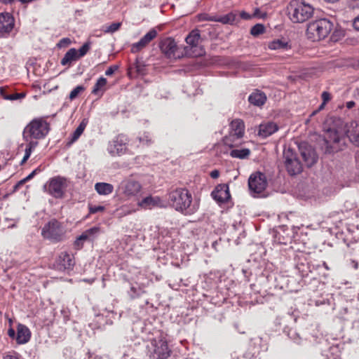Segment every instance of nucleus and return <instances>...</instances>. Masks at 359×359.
Segmentation results:
<instances>
[{
    "instance_id": "obj_1",
    "label": "nucleus",
    "mask_w": 359,
    "mask_h": 359,
    "mask_svg": "<svg viewBox=\"0 0 359 359\" xmlns=\"http://www.w3.org/2000/svg\"><path fill=\"white\" fill-rule=\"evenodd\" d=\"M50 130V124L42 118H34L25 126L22 132V138L27 144L21 164L27 161L32 151L37 147L38 140L45 138Z\"/></svg>"
},
{
    "instance_id": "obj_2",
    "label": "nucleus",
    "mask_w": 359,
    "mask_h": 359,
    "mask_svg": "<svg viewBox=\"0 0 359 359\" xmlns=\"http://www.w3.org/2000/svg\"><path fill=\"white\" fill-rule=\"evenodd\" d=\"M169 202L177 210L185 215H191L198 209V204L192 201V196L187 189L179 188L169 193Z\"/></svg>"
},
{
    "instance_id": "obj_3",
    "label": "nucleus",
    "mask_w": 359,
    "mask_h": 359,
    "mask_svg": "<svg viewBox=\"0 0 359 359\" xmlns=\"http://www.w3.org/2000/svg\"><path fill=\"white\" fill-rule=\"evenodd\" d=\"M334 28V23L327 18H320L307 25L306 36L312 42L325 39Z\"/></svg>"
},
{
    "instance_id": "obj_4",
    "label": "nucleus",
    "mask_w": 359,
    "mask_h": 359,
    "mask_svg": "<svg viewBox=\"0 0 359 359\" xmlns=\"http://www.w3.org/2000/svg\"><path fill=\"white\" fill-rule=\"evenodd\" d=\"M288 14L293 22H304L312 17L314 8L304 0H292L287 6Z\"/></svg>"
},
{
    "instance_id": "obj_5",
    "label": "nucleus",
    "mask_w": 359,
    "mask_h": 359,
    "mask_svg": "<svg viewBox=\"0 0 359 359\" xmlns=\"http://www.w3.org/2000/svg\"><path fill=\"white\" fill-rule=\"evenodd\" d=\"M118 191L128 199L136 198L141 196L142 185L133 177H129L121 181Z\"/></svg>"
},
{
    "instance_id": "obj_6",
    "label": "nucleus",
    "mask_w": 359,
    "mask_h": 359,
    "mask_svg": "<svg viewBox=\"0 0 359 359\" xmlns=\"http://www.w3.org/2000/svg\"><path fill=\"white\" fill-rule=\"evenodd\" d=\"M65 231L60 223L53 219L46 224L41 230L42 236L53 242H59L63 239Z\"/></svg>"
},
{
    "instance_id": "obj_7",
    "label": "nucleus",
    "mask_w": 359,
    "mask_h": 359,
    "mask_svg": "<svg viewBox=\"0 0 359 359\" xmlns=\"http://www.w3.org/2000/svg\"><path fill=\"white\" fill-rule=\"evenodd\" d=\"M283 158L285 168L290 175H296L302 171V165L292 149H284Z\"/></svg>"
},
{
    "instance_id": "obj_8",
    "label": "nucleus",
    "mask_w": 359,
    "mask_h": 359,
    "mask_svg": "<svg viewBox=\"0 0 359 359\" xmlns=\"http://www.w3.org/2000/svg\"><path fill=\"white\" fill-rule=\"evenodd\" d=\"M149 352L153 359H168L171 354L167 341L162 339L152 340L149 346Z\"/></svg>"
},
{
    "instance_id": "obj_9",
    "label": "nucleus",
    "mask_w": 359,
    "mask_h": 359,
    "mask_svg": "<svg viewBox=\"0 0 359 359\" xmlns=\"http://www.w3.org/2000/svg\"><path fill=\"white\" fill-rule=\"evenodd\" d=\"M128 142L129 140L126 135L123 134L118 135L109 142L107 151L111 156H122L128 151Z\"/></svg>"
},
{
    "instance_id": "obj_10",
    "label": "nucleus",
    "mask_w": 359,
    "mask_h": 359,
    "mask_svg": "<svg viewBox=\"0 0 359 359\" xmlns=\"http://www.w3.org/2000/svg\"><path fill=\"white\" fill-rule=\"evenodd\" d=\"M245 131L244 122L241 119L233 120L230 123L229 136L225 137V144L232 148L235 146L233 142L243 137Z\"/></svg>"
},
{
    "instance_id": "obj_11",
    "label": "nucleus",
    "mask_w": 359,
    "mask_h": 359,
    "mask_svg": "<svg viewBox=\"0 0 359 359\" xmlns=\"http://www.w3.org/2000/svg\"><path fill=\"white\" fill-rule=\"evenodd\" d=\"M248 187L251 194H261L267 187L266 175L261 172L251 174L248 179Z\"/></svg>"
},
{
    "instance_id": "obj_12",
    "label": "nucleus",
    "mask_w": 359,
    "mask_h": 359,
    "mask_svg": "<svg viewBox=\"0 0 359 359\" xmlns=\"http://www.w3.org/2000/svg\"><path fill=\"white\" fill-rule=\"evenodd\" d=\"M163 55L170 60H176L188 54L194 46H158Z\"/></svg>"
},
{
    "instance_id": "obj_13",
    "label": "nucleus",
    "mask_w": 359,
    "mask_h": 359,
    "mask_svg": "<svg viewBox=\"0 0 359 359\" xmlns=\"http://www.w3.org/2000/svg\"><path fill=\"white\" fill-rule=\"evenodd\" d=\"M75 264L74 255L67 252H62L56 259L54 267L60 271L72 270Z\"/></svg>"
},
{
    "instance_id": "obj_14",
    "label": "nucleus",
    "mask_w": 359,
    "mask_h": 359,
    "mask_svg": "<svg viewBox=\"0 0 359 359\" xmlns=\"http://www.w3.org/2000/svg\"><path fill=\"white\" fill-rule=\"evenodd\" d=\"M65 182L66 180L61 177L52 178L48 184V194L56 198H62L66 187Z\"/></svg>"
},
{
    "instance_id": "obj_15",
    "label": "nucleus",
    "mask_w": 359,
    "mask_h": 359,
    "mask_svg": "<svg viewBox=\"0 0 359 359\" xmlns=\"http://www.w3.org/2000/svg\"><path fill=\"white\" fill-rule=\"evenodd\" d=\"M90 46H81L77 50L74 48L69 49L65 55L61 60L62 65H70L73 62H75L84 56L89 50Z\"/></svg>"
},
{
    "instance_id": "obj_16",
    "label": "nucleus",
    "mask_w": 359,
    "mask_h": 359,
    "mask_svg": "<svg viewBox=\"0 0 359 359\" xmlns=\"http://www.w3.org/2000/svg\"><path fill=\"white\" fill-rule=\"evenodd\" d=\"M211 196L219 205L226 203L231 198L229 185L226 184H218L212 191Z\"/></svg>"
},
{
    "instance_id": "obj_17",
    "label": "nucleus",
    "mask_w": 359,
    "mask_h": 359,
    "mask_svg": "<svg viewBox=\"0 0 359 359\" xmlns=\"http://www.w3.org/2000/svg\"><path fill=\"white\" fill-rule=\"evenodd\" d=\"M296 269L302 277H306L313 271L321 269V265L313 264L303 256L302 257H298L296 263Z\"/></svg>"
},
{
    "instance_id": "obj_18",
    "label": "nucleus",
    "mask_w": 359,
    "mask_h": 359,
    "mask_svg": "<svg viewBox=\"0 0 359 359\" xmlns=\"http://www.w3.org/2000/svg\"><path fill=\"white\" fill-rule=\"evenodd\" d=\"M14 18L9 13H0V36L8 34L14 27Z\"/></svg>"
},
{
    "instance_id": "obj_19",
    "label": "nucleus",
    "mask_w": 359,
    "mask_h": 359,
    "mask_svg": "<svg viewBox=\"0 0 359 359\" xmlns=\"http://www.w3.org/2000/svg\"><path fill=\"white\" fill-rule=\"evenodd\" d=\"M341 137L335 129H328L324 137L325 144L327 147V151L331 152L334 149L333 144L340 142Z\"/></svg>"
},
{
    "instance_id": "obj_20",
    "label": "nucleus",
    "mask_w": 359,
    "mask_h": 359,
    "mask_svg": "<svg viewBox=\"0 0 359 359\" xmlns=\"http://www.w3.org/2000/svg\"><path fill=\"white\" fill-rule=\"evenodd\" d=\"M267 97L266 94L257 89L253 90L248 97V102L250 104L261 107L266 102Z\"/></svg>"
},
{
    "instance_id": "obj_21",
    "label": "nucleus",
    "mask_w": 359,
    "mask_h": 359,
    "mask_svg": "<svg viewBox=\"0 0 359 359\" xmlns=\"http://www.w3.org/2000/svg\"><path fill=\"white\" fill-rule=\"evenodd\" d=\"M302 156L308 167H311L318 160L316 153L311 147L301 149Z\"/></svg>"
},
{
    "instance_id": "obj_22",
    "label": "nucleus",
    "mask_w": 359,
    "mask_h": 359,
    "mask_svg": "<svg viewBox=\"0 0 359 359\" xmlns=\"http://www.w3.org/2000/svg\"><path fill=\"white\" fill-rule=\"evenodd\" d=\"M278 130V126L273 122H267L260 124L259 129V135L266 138Z\"/></svg>"
},
{
    "instance_id": "obj_23",
    "label": "nucleus",
    "mask_w": 359,
    "mask_h": 359,
    "mask_svg": "<svg viewBox=\"0 0 359 359\" xmlns=\"http://www.w3.org/2000/svg\"><path fill=\"white\" fill-rule=\"evenodd\" d=\"M31 337V332L29 328L22 324H19L17 329L16 340L18 344H23L29 341Z\"/></svg>"
},
{
    "instance_id": "obj_24",
    "label": "nucleus",
    "mask_w": 359,
    "mask_h": 359,
    "mask_svg": "<svg viewBox=\"0 0 359 359\" xmlns=\"http://www.w3.org/2000/svg\"><path fill=\"white\" fill-rule=\"evenodd\" d=\"M139 205L144 208L151 209L154 207H162L163 205V201L158 196H147L143 198Z\"/></svg>"
},
{
    "instance_id": "obj_25",
    "label": "nucleus",
    "mask_w": 359,
    "mask_h": 359,
    "mask_svg": "<svg viewBox=\"0 0 359 359\" xmlns=\"http://www.w3.org/2000/svg\"><path fill=\"white\" fill-rule=\"evenodd\" d=\"M346 135L349 140L359 146V124L355 121L351 123L349 128L346 131Z\"/></svg>"
},
{
    "instance_id": "obj_26",
    "label": "nucleus",
    "mask_w": 359,
    "mask_h": 359,
    "mask_svg": "<svg viewBox=\"0 0 359 359\" xmlns=\"http://www.w3.org/2000/svg\"><path fill=\"white\" fill-rule=\"evenodd\" d=\"M95 189L100 195H109L114 191V186L109 183L97 182L95 184Z\"/></svg>"
},
{
    "instance_id": "obj_27",
    "label": "nucleus",
    "mask_w": 359,
    "mask_h": 359,
    "mask_svg": "<svg viewBox=\"0 0 359 359\" xmlns=\"http://www.w3.org/2000/svg\"><path fill=\"white\" fill-rule=\"evenodd\" d=\"M87 124H88V120L86 118L83 119L82 121L79 125V126L76 128V129L72 133L70 140L67 144L68 145H71L72 143L76 142L79 138V137L83 133Z\"/></svg>"
},
{
    "instance_id": "obj_28",
    "label": "nucleus",
    "mask_w": 359,
    "mask_h": 359,
    "mask_svg": "<svg viewBox=\"0 0 359 359\" xmlns=\"http://www.w3.org/2000/svg\"><path fill=\"white\" fill-rule=\"evenodd\" d=\"M157 35V29L156 28H153L144 34L137 43H133V45H147L155 39Z\"/></svg>"
},
{
    "instance_id": "obj_29",
    "label": "nucleus",
    "mask_w": 359,
    "mask_h": 359,
    "mask_svg": "<svg viewBox=\"0 0 359 359\" xmlns=\"http://www.w3.org/2000/svg\"><path fill=\"white\" fill-rule=\"evenodd\" d=\"M107 79L104 77L98 79L92 90V94L102 95L105 91V86L107 84Z\"/></svg>"
},
{
    "instance_id": "obj_30",
    "label": "nucleus",
    "mask_w": 359,
    "mask_h": 359,
    "mask_svg": "<svg viewBox=\"0 0 359 359\" xmlns=\"http://www.w3.org/2000/svg\"><path fill=\"white\" fill-rule=\"evenodd\" d=\"M200 30L195 29L192 30L185 38L187 45H197L200 42Z\"/></svg>"
},
{
    "instance_id": "obj_31",
    "label": "nucleus",
    "mask_w": 359,
    "mask_h": 359,
    "mask_svg": "<svg viewBox=\"0 0 359 359\" xmlns=\"http://www.w3.org/2000/svg\"><path fill=\"white\" fill-rule=\"evenodd\" d=\"M250 150L249 149H234L230 151V156L232 158H239V159H246L249 157L250 154Z\"/></svg>"
},
{
    "instance_id": "obj_32",
    "label": "nucleus",
    "mask_w": 359,
    "mask_h": 359,
    "mask_svg": "<svg viewBox=\"0 0 359 359\" xmlns=\"http://www.w3.org/2000/svg\"><path fill=\"white\" fill-rule=\"evenodd\" d=\"M236 19V13L231 12L222 16H217L216 22H221L224 25H232Z\"/></svg>"
},
{
    "instance_id": "obj_33",
    "label": "nucleus",
    "mask_w": 359,
    "mask_h": 359,
    "mask_svg": "<svg viewBox=\"0 0 359 359\" xmlns=\"http://www.w3.org/2000/svg\"><path fill=\"white\" fill-rule=\"evenodd\" d=\"M344 36V31L335 29L330 36V41L333 43L339 42Z\"/></svg>"
},
{
    "instance_id": "obj_34",
    "label": "nucleus",
    "mask_w": 359,
    "mask_h": 359,
    "mask_svg": "<svg viewBox=\"0 0 359 359\" xmlns=\"http://www.w3.org/2000/svg\"><path fill=\"white\" fill-rule=\"evenodd\" d=\"M265 31V27L262 24H257L254 25L250 30V34L253 36H258L262 33H264Z\"/></svg>"
},
{
    "instance_id": "obj_35",
    "label": "nucleus",
    "mask_w": 359,
    "mask_h": 359,
    "mask_svg": "<svg viewBox=\"0 0 359 359\" xmlns=\"http://www.w3.org/2000/svg\"><path fill=\"white\" fill-rule=\"evenodd\" d=\"M85 88L83 86H77L69 93V98L70 100L76 99L78 95L84 91Z\"/></svg>"
},
{
    "instance_id": "obj_36",
    "label": "nucleus",
    "mask_w": 359,
    "mask_h": 359,
    "mask_svg": "<svg viewBox=\"0 0 359 359\" xmlns=\"http://www.w3.org/2000/svg\"><path fill=\"white\" fill-rule=\"evenodd\" d=\"M287 335H288L289 338H290L292 340H293L296 344H299L301 343L302 339H301L299 333H297L295 330L290 329L288 331Z\"/></svg>"
},
{
    "instance_id": "obj_37",
    "label": "nucleus",
    "mask_w": 359,
    "mask_h": 359,
    "mask_svg": "<svg viewBox=\"0 0 359 359\" xmlns=\"http://www.w3.org/2000/svg\"><path fill=\"white\" fill-rule=\"evenodd\" d=\"M99 231H100L99 227L93 226L92 228H90V229L86 230L82 234L86 235L87 240H90L92 236H93L95 234H97Z\"/></svg>"
},
{
    "instance_id": "obj_38",
    "label": "nucleus",
    "mask_w": 359,
    "mask_h": 359,
    "mask_svg": "<svg viewBox=\"0 0 359 359\" xmlns=\"http://www.w3.org/2000/svg\"><path fill=\"white\" fill-rule=\"evenodd\" d=\"M199 21L216 22L217 15H210L207 13H200L197 15Z\"/></svg>"
},
{
    "instance_id": "obj_39",
    "label": "nucleus",
    "mask_w": 359,
    "mask_h": 359,
    "mask_svg": "<svg viewBox=\"0 0 359 359\" xmlns=\"http://www.w3.org/2000/svg\"><path fill=\"white\" fill-rule=\"evenodd\" d=\"M87 241L86 235L81 234L79 236L74 243L76 249L79 250L83 245V241Z\"/></svg>"
},
{
    "instance_id": "obj_40",
    "label": "nucleus",
    "mask_w": 359,
    "mask_h": 359,
    "mask_svg": "<svg viewBox=\"0 0 359 359\" xmlns=\"http://www.w3.org/2000/svg\"><path fill=\"white\" fill-rule=\"evenodd\" d=\"M290 42L287 36H282L280 39L273 40L271 45H289Z\"/></svg>"
},
{
    "instance_id": "obj_41",
    "label": "nucleus",
    "mask_w": 359,
    "mask_h": 359,
    "mask_svg": "<svg viewBox=\"0 0 359 359\" xmlns=\"http://www.w3.org/2000/svg\"><path fill=\"white\" fill-rule=\"evenodd\" d=\"M159 45H177V42L172 37H165L161 40Z\"/></svg>"
},
{
    "instance_id": "obj_42",
    "label": "nucleus",
    "mask_w": 359,
    "mask_h": 359,
    "mask_svg": "<svg viewBox=\"0 0 359 359\" xmlns=\"http://www.w3.org/2000/svg\"><path fill=\"white\" fill-rule=\"evenodd\" d=\"M104 210V207L102 205H89V212L90 214H95L98 212H102Z\"/></svg>"
},
{
    "instance_id": "obj_43",
    "label": "nucleus",
    "mask_w": 359,
    "mask_h": 359,
    "mask_svg": "<svg viewBox=\"0 0 359 359\" xmlns=\"http://www.w3.org/2000/svg\"><path fill=\"white\" fill-rule=\"evenodd\" d=\"M141 290L140 289H137L136 287L132 286L130 287V291L128 292L129 295L132 299L136 298L140 295Z\"/></svg>"
},
{
    "instance_id": "obj_44",
    "label": "nucleus",
    "mask_w": 359,
    "mask_h": 359,
    "mask_svg": "<svg viewBox=\"0 0 359 359\" xmlns=\"http://www.w3.org/2000/svg\"><path fill=\"white\" fill-rule=\"evenodd\" d=\"M121 24L119 22H114L111 24L109 26H108L105 32H114L115 31L118 30L120 27Z\"/></svg>"
},
{
    "instance_id": "obj_45",
    "label": "nucleus",
    "mask_w": 359,
    "mask_h": 359,
    "mask_svg": "<svg viewBox=\"0 0 359 359\" xmlns=\"http://www.w3.org/2000/svg\"><path fill=\"white\" fill-rule=\"evenodd\" d=\"M140 142L149 144L151 142V137L149 134H144L143 136L138 137Z\"/></svg>"
},
{
    "instance_id": "obj_46",
    "label": "nucleus",
    "mask_w": 359,
    "mask_h": 359,
    "mask_svg": "<svg viewBox=\"0 0 359 359\" xmlns=\"http://www.w3.org/2000/svg\"><path fill=\"white\" fill-rule=\"evenodd\" d=\"M25 95L22 93H15L9 96H4L5 100H15L21 97H24Z\"/></svg>"
},
{
    "instance_id": "obj_47",
    "label": "nucleus",
    "mask_w": 359,
    "mask_h": 359,
    "mask_svg": "<svg viewBox=\"0 0 359 359\" xmlns=\"http://www.w3.org/2000/svg\"><path fill=\"white\" fill-rule=\"evenodd\" d=\"M253 17L259 18H264L266 16V13H262L259 8H257L254 11V13L252 15Z\"/></svg>"
},
{
    "instance_id": "obj_48",
    "label": "nucleus",
    "mask_w": 359,
    "mask_h": 359,
    "mask_svg": "<svg viewBox=\"0 0 359 359\" xmlns=\"http://www.w3.org/2000/svg\"><path fill=\"white\" fill-rule=\"evenodd\" d=\"M321 97L324 104H326L330 100V94L327 91H324L321 95Z\"/></svg>"
},
{
    "instance_id": "obj_49",
    "label": "nucleus",
    "mask_w": 359,
    "mask_h": 359,
    "mask_svg": "<svg viewBox=\"0 0 359 359\" xmlns=\"http://www.w3.org/2000/svg\"><path fill=\"white\" fill-rule=\"evenodd\" d=\"M118 69L117 66H110L107 68V69L105 72V74L107 76H111L112 75L114 72Z\"/></svg>"
},
{
    "instance_id": "obj_50",
    "label": "nucleus",
    "mask_w": 359,
    "mask_h": 359,
    "mask_svg": "<svg viewBox=\"0 0 359 359\" xmlns=\"http://www.w3.org/2000/svg\"><path fill=\"white\" fill-rule=\"evenodd\" d=\"M70 43H72V40L69 38L66 37L60 39L56 45H69Z\"/></svg>"
},
{
    "instance_id": "obj_51",
    "label": "nucleus",
    "mask_w": 359,
    "mask_h": 359,
    "mask_svg": "<svg viewBox=\"0 0 359 359\" xmlns=\"http://www.w3.org/2000/svg\"><path fill=\"white\" fill-rule=\"evenodd\" d=\"M26 182L25 179L20 180L17 184H15L13 187V191H16L20 189L21 186H22Z\"/></svg>"
},
{
    "instance_id": "obj_52",
    "label": "nucleus",
    "mask_w": 359,
    "mask_h": 359,
    "mask_svg": "<svg viewBox=\"0 0 359 359\" xmlns=\"http://www.w3.org/2000/svg\"><path fill=\"white\" fill-rule=\"evenodd\" d=\"M353 27L355 30L359 31V15L354 18L353 21Z\"/></svg>"
},
{
    "instance_id": "obj_53",
    "label": "nucleus",
    "mask_w": 359,
    "mask_h": 359,
    "mask_svg": "<svg viewBox=\"0 0 359 359\" xmlns=\"http://www.w3.org/2000/svg\"><path fill=\"white\" fill-rule=\"evenodd\" d=\"M240 16L242 19H244V20H250L252 18V16L249 13H246L245 11H242L240 13Z\"/></svg>"
},
{
    "instance_id": "obj_54",
    "label": "nucleus",
    "mask_w": 359,
    "mask_h": 359,
    "mask_svg": "<svg viewBox=\"0 0 359 359\" xmlns=\"http://www.w3.org/2000/svg\"><path fill=\"white\" fill-rule=\"evenodd\" d=\"M38 170H39L35 169L34 170H33L29 175H27L26 177L24 178L25 180V181L27 182L28 180L32 179Z\"/></svg>"
},
{
    "instance_id": "obj_55",
    "label": "nucleus",
    "mask_w": 359,
    "mask_h": 359,
    "mask_svg": "<svg viewBox=\"0 0 359 359\" xmlns=\"http://www.w3.org/2000/svg\"><path fill=\"white\" fill-rule=\"evenodd\" d=\"M210 175L212 178L216 179L219 177V172L217 170H214L211 171Z\"/></svg>"
},
{
    "instance_id": "obj_56",
    "label": "nucleus",
    "mask_w": 359,
    "mask_h": 359,
    "mask_svg": "<svg viewBox=\"0 0 359 359\" xmlns=\"http://www.w3.org/2000/svg\"><path fill=\"white\" fill-rule=\"evenodd\" d=\"M8 194L5 193L3 189H0V201L3 198H6L8 197Z\"/></svg>"
},
{
    "instance_id": "obj_57",
    "label": "nucleus",
    "mask_w": 359,
    "mask_h": 359,
    "mask_svg": "<svg viewBox=\"0 0 359 359\" xmlns=\"http://www.w3.org/2000/svg\"><path fill=\"white\" fill-rule=\"evenodd\" d=\"M8 334L10 337H14L15 335V330L13 329V328H10L8 330Z\"/></svg>"
},
{
    "instance_id": "obj_58",
    "label": "nucleus",
    "mask_w": 359,
    "mask_h": 359,
    "mask_svg": "<svg viewBox=\"0 0 359 359\" xmlns=\"http://www.w3.org/2000/svg\"><path fill=\"white\" fill-rule=\"evenodd\" d=\"M355 103L353 101L347 102L346 106L348 109H351L355 106Z\"/></svg>"
},
{
    "instance_id": "obj_59",
    "label": "nucleus",
    "mask_w": 359,
    "mask_h": 359,
    "mask_svg": "<svg viewBox=\"0 0 359 359\" xmlns=\"http://www.w3.org/2000/svg\"><path fill=\"white\" fill-rule=\"evenodd\" d=\"M13 1L14 0H0V4L7 5L12 4Z\"/></svg>"
},
{
    "instance_id": "obj_60",
    "label": "nucleus",
    "mask_w": 359,
    "mask_h": 359,
    "mask_svg": "<svg viewBox=\"0 0 359 359\" xmlns=\"http://www.w3.org/2000/svg\"><path fill=\"white\" fill-rule=\"evenodd\" d=\"M142 47V46H132L131 51L133 53H137V52L140 51V50Z\"/></svg>"
},
{
    "instance_id": "obj_61",
    "label": "nucleus",
    "mask_w": 359,
    "mask_h": 359,
    "mask_svg": "<svg viewBox=\"0 0 359 359\" xmlns=\"http://www.w3.org/2000/svg\"><path fill=\"white\" fill-rule=\"evenodd\" d=\"M3 359H18L17 356L13 355H6L4 357Z\"/></svg>"
},
{
    "instance_id": "obj_62",
    "label": "nucleus",
    "mask_w": 359,
    "mask_h": 359,
    "mask_svg": "<svg viewBox=\"0 0 359 359\" xmlns=\"http://www.w3.org/2000/svg\"><path fill=\"white\" fill-rule=\"evenodd\" d=\"M350 1L352 4L353 7H355V6L359 5V0H350Z\"/></svg>"
},
{
    "instance_id": "obj_63",
    "label": "nucleus",
    "mask_w": 359,
    "mask_h": 359,
    "mask_svg": "<svg viewBox=\"0 0 359 359\" xmlns=\"http://www.w3.org/2000/svg\"><path fill=\"white\" fill-rule=\"evenodd\" d=\"M0 95H1L4 98V96H7L5 95V89L3 87H0Z\"/></svg>"
},
{
    "instance_id": "obj_64",
    "label": "nucleus",
    "mask_w": 359,
    "mask_h": 359,
    "mask_svg": "<svg viewBox=\"0 0 359 359\" xmlns=\"http://www.w3.org/2000/svg\"><path fill=\"white\" fill-rule=\"evenodd\" d=\"M269 47L271 49H272V50H276V49H277V48H285V49H287V48L288 46H269Z\"/></svg>"
}]
</instances>
